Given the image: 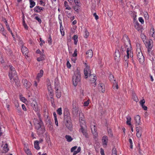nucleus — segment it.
Segmentation results:
<instances>
[{
  "label": "nucleus",
  "instance_id": "1",
  "mask_svg": "<svg viewBox=\"0 0 155 155\" xmlns=\"http://www.w3.org/2000/svg\"><path fill=\"white\" fill-rule=\"evenodd\" d=\"M37 115L38 116V119L34 118L33 122L38 134L40 135L44 133L45 131V128L41 119L40 114L38 113Z\"/></svg>",
  "mask_w": 155,
  "mask_h": 155
},
{
  "label": "nucleus",
  "instance_id": "2",
  "mask_svg": "<svg viewBox=\"0 0 155 155\" xmlns=\"http://www.w3.org/2000/svg\"><path fill=\"white\" fill-rule=\"evenodd\" d=\"M81 81V74L80 71L77 69L76 70L72 77V82L74 85L76 86Z\"/></svg>",
  "mask_w": 155,
  "mask_h": 155
},
{
  "label": "nucleus",
  "instance_id": "3",
  "mask_svg": "<svg viewBox=\"0 0 155 155\" xmlns=\"http://www.w3.org/2000/svg\"><path fill=\"white\" fill-rule=\"evenodd\" d=\"M10 71L9 72V76L10 80L12 79L13 78L17 76L15 68L12 66L10 65Z\"/></svg>",
  "mask_w": 155,
  "mask_h": 155
},
{
  "label": "nucleus",
  "instance_id": "4",
  "mask_svg": "<svg viewBox=\"0 0 155 155\" xmlns=\"http://www.w3.org/2000/svg\"><path fill=\"white\" fill-rule=\"evenodd\" d=\"M131 48H127V55L125 56L124 58V60L125 61L126 63H128V58L129 56L131 58L133 57V54L130 50Z\"/></svg>",
  "mask_w": 155,
  "mask_h": 155
},
{
  "label": "nucleus",
  "instance_id": "5",
  "mask_svg": "<svg viewBox=\"0 0 155 155\" xmlns=\"http://www.w3.org/2000/svg\"><path fill=\"white\" fill-rule=\"evenodd\" d=\"M137 59L140 64H142L144 61V58L142 51L136 52Z\"/></svg>",
  "mask_w": 155,
  "mask_h": 155
},
{
  "label": "nucleus",
  "instance_id": "6",
  "mask_svg": "<svg viewBox=\"0 0 155 155\" xmlns=\"http://www.w3.org/2000/svg\"><path fill=\"white\" fill-rule=\"evenodd\" d=\"M144 43L146 48H148V54H149L153 47V41L151 39H149L148 41L147 40L146 42H144Z\"/></svg>",
  "mask_w": 155,
  "mask_h": 155
},
{
  "label": "nucleus",
  "instance_id": "7",
  "mask_svg": "<svg viewBox=\"0 0 155 155\" xmlns=\"http://www.w3.org/2000/svg\"><path fill=\"white\" fill-rule=\"evenodd\" d=\"M45 122L49 130H52L53 127L52 125L50 117L46 115V117H45Z\"/></svg>",
  "mask_w": 155,
  "mask_h": 155
},
{
  "label": "nucleus",
  "instance_id": "8",
  "mask_svg": "<svg viewBox=\"0 0 155 155\" xmlns=\"http://www.w3.org/2000/svg\"><path fill=\"white\" fill-rule=\"evenodd\" d=\"M91 71L90 69V67L88 65H86L84 69V74L85 76V78H87L88 77V75H91Z\"/></svg>",
  "mask_w": 155,
  "mask_h": 155
},
{
  "label": "nucleus",
  "instance_id": "9",
  "mask_svg": "<svg viewBox=\"0 0 155 155\" xmlns=\"http://www.w3.org/2000/svg\"><path fill=\"white\" fill-rule=\"evenodd\" d=\"M135 28L140 32L142 33L143 30L142 25H140L138 22L137 21L134 24Z\"/></svg>",
  "mask_w": 155,
  "mask_h": 155
},
{
  "label": "nucleus",
  "instance_id": "10",
  "mask_svg": "<svg viewBox=\"0 0 155 155\" xmlns=\"http://www.w3.org/2000/svg\"><path fill=\"white\" fill-rule=\"evenodd\" d=\"M79 121L80 125H83L85 126V123L84 120V116L82 113H80L79 114Z\"/></svg>",
  "mask_w": 155,
  "mask_h": 155
},
{
  "label": "nucleus",
  "instance_id": "11",
  "mask_svg": "<svg viewBox=\"0 0 155 155\" xmlns=\"http://www.w3.org/2000/svg\"><path fill=\"white\" fill-rule=\"evenodd\" d=\"M90 78V83L91 84L94 83V87H95L96 85V83L95 82L97 80V77L96 75L94 74H91L89 76Z\"/></svg>",
  "mask_w": 155,
  "mask_h": 155
},
{
  "label": "nucleus",
  "instance_id": "12",
  "mask_svg": "<svg viewBox=\"0 0 155 155\" xmlns=\"http://www.w3.org/2000/svg\"><path fill=\"white\" fill-rule=\"evenodd\" d=\"M22 82L24 86L27 89H28L31 86V83L26 79H23L22 80Z\"/></svg>",
  "mask_w": 155,
  "mask_h": 155
},
{
  "label": "nucleus",
  "instance_id": "13",
  "mask_svg": "<svg viewBox=\"0 0 155 155\" xmlns=\"http://www.w3.org/2000/svg\"><path fill=\"white\" fill-rule=\"evenodd\" d=\"M48 94L50 96V98L53 99V91L51 85L49 84L48 86Z\"/></svg>",
  "mask_w": 155,
  "mask_h": 155
},
{
  "label": "nucleus",
  "instance_id": "14",
  "mask_svg": "<svg viewBox=\"0 0 155 155\" xmlns=\"http://www.w3.org/2000/svg\"><path fill=\"white\" fill-rule=\"evenodd\" d=\"M31 105L33 108L35 112H37L38 110V104L35 101L33 100L31 103Z\"/></svg>",
  "mask_w": 155,
  "mask_h": 155
},
{
  "label": "nucleus",
  "instance_id": "15",
  "mask_svg": "<svg viewBox=\"0 0 155 155\" xmlns=\"http://www.w3.org/2000/svg\"><path fill=\"white\" fill-rule=\"evenodd\" d=\"M137 131L136 136L138 138H140L142 132L143 131V128L141 127H136Z\"/></svg>",
  "mask_w": 155,
  "mask_h": 155
},
{
  "label": "nucleus",
  "instance_id": "16",
  "mask_svg": "<svg viewBox=\"0 0 155 155\" xmlns=\"http://www.w3.org/2000/svg\"><path fill=\"white\" fill-rule=\"evenodd\" d=\"M120 53L119 51L117 50H116L114 54V59L117 61H119L120 59Z\"/></svg>",
  "mask_w": 155,
  "mask_h": 155
},
{
  "label": "nucleus",
  "instance_id": "17",
  "mask_svg": "<svg viewBox=\"0 0 155 155\" xmlns=\"http://www.w3.org/2000/svg\"><path fill=\"white\" fill-rule=\"evenodd\" d=\"M83 125H80L81 128L80 129V131H81L83 135L86 138L88 137V134L86 130L84 128V127L83 126Z\"/></svg>",
  "mask_w": 155,
  "mask_h": 155
},
{
  "label": "nucleus",
  "instance_id": "18",
  "mask_svg": "<svg viewBox=\"0 0 155 155\" xmlns=\"http://www.w3.org/2000/svg\"><path fill=\"white\" fill-rule=\"evenodd\" d=\"M98 89L102 93H104L105 91V85L103 83H100L98 85Z\"/></svg>",
  "mask_w": 155,
  "mask_h": 155
},
{
  "label": "nucleus",
  "instance_id": "19",
  "mask_svg": "<svg viewBox=\"0 0 155 155\" xmlns=\"http://www.w3.org/2000/svg\"><path fill=\"white\" fill-rule=\"evenodd\" d=\"M73 108L72 110V112L73 114L75 116H77L78 114V107L77 106H74L73 105Z\"/></svg>",
  "mask_w": 155,
  "mask_h": 155
},
{
  "label": "nucleus",
  "instance_id": "20",
  "mask_svg": "<svg viewBox=\"0 0 155 155\" xmlns=\"http://www.w3.org/2000/svg\"><path fill=\"white\" fill-rule=\"evenodd\" d=\"M58 19L59 20V23L60 25V31L61 35L62 36H63L64 35V28H63V27L62 26V21L60 18H58Z\"/></svg>",
  "mask_w": 155,
  "mask_h": 155
},
{
  "label": "nucleus",
  "instance_id": "21",
  "mask_svg": "<svg viewBox=\"0 0 155 155\" xmlns=\"http://www.w3.org/2000/svg\"><path fill=\"white\" fill-rule=\"evenodd\" d=\"M91 127L92 134L94 136L96 137L97 135V134L95 125H91Z\"/></svg>",
  "mask_w": 155,
  "mask_h": 155
},
{
  "label": "nucleus",
  "instance_id": "22",
  "mask_svg": "<svg viewBox=\"0 0 155 155\" xmlns=\"http://www.w3.org/2000/svg\"><path fill=\"white\" fill-rule=\"evenodd\" d=\"M21 51L23 54L25 55H27V54L28 52V49L24 45H22L21 48Z\"/></svg>",
  "mask_w": 155,
  "mask_h": 155
},
{
  "label": "nucleus",
  "instance_id": "23",
  "mask_svg": "<svg viewBox=\"0 0 155 155\" xmlns=\"http://www.w3.org/2000/svg\"><path fill=\"white\" fill-rule=\"evenodd\" d=\"M136 122V124L137 126H138L140 124V117L138 115H137L134 118Z\"/></svg>",
  "mask_w": 155,
  "mask_h": 155
},
{
  "label": "nucleus",
  "instance_id": "24",
  "mask_svg": "<svg viewBox=\"0 0 155 155\" xmlns=\"http://www.w3.org/2000/svg\"><path fill=\"white\" fill-rule=\"evenodd\" d=\"M44 71L42 70H41L40 71L39 73H38L36 79L38 81V82H39V81L40 78H41L43 75Z\"/></svg>",
  "mask_w": 155,
  "mask_h": 155
},
{
  "label": "nucleus",
  "instance_id": "25",
  "mask_svg": "<svg viewBox=\"0 0 155 155\" xmlns=\"http://www.w3.org/2000/svg\"><path fill=\"white\" fill-rule=\"evenodd\" d=\"M122 40L124 42L125 44H126V42H127L129 43H130V41L128 37V36L126 35H124L123 36Z\"/></svg>",
  "mask_w": 155,
  "mask_h": 155
},
{
  "label": "nucleus",
  "instance_id": "26",
  "mask_svg": "<svg viewBox=\"0 0 155 155\" xmlns=\"http://www.w3.org/2000/svg\"><path fill=\"white\" fill-rule=\"evenodd\" d=\"M65 124L67 127L70 130H72V124L71 121L65 122Z\"/></svg>",
  "mask_w": 155,
  "mask_h": 155
},
{
  "label": "nucleus",
  "instance_id": "27",
  "mask_svg": "<svg viewBox=\"0 0 155 155\" xmlns=\"http://www.w3.org/2000/svg\"><path fill=\"white\" fill-rule=\"evenodd\" d=\"M102 141L103 145L106 146L107 145L108 142V137L106 136L103 137L102 139Z\"/></svg>",
  "mask_w": 155,
  "mask_h": 155
},
{
  "label": "nucleus",
  "instance_id": "28",
  "mask_svg": "<svg viewBox=\"0 0 155 155\" xmlns=\"http://www.w3.org/2000/svg\"><path fill=\"white\" fill-rule=\"evenodd\" d=\"M13 79L15 82L16 86L17 87H18L20 86V84L19 82V81L18 80L17 76H15L13 78Z\"/></svg>",
  "mask_w": 155,
  "mask_h": 155
},
{
  "label": "nucleus",
  "instance_id": "29",
  "mask_svg": "<svg viewBox=\"0 0 155 155\" xmlns=\"http://www.w3.org/2000/svg\"><path fill=\"white\" fill-rule=\"evenodd\" d=\"M87 57L89 58H91L93 56V51L91 50H89L86 52Z\"/></svg>",
  "mask_w": 155,
  "mask_h": 155
},
{
  "label": "nucleus",
  "instance_id": "30",
  "mask_svg": "<svg viewBox=\"0 0 155 155\" xmlns=\"http://www.w3.org/2000/svg\"><path fill=\"white\" fill-rule=\"evenodd\" d=\"M45 59V55L44 54L42 53L40 54V57L37 58V60L38 61H42L44 60Z\"/></svg>",
  "mask_w": 155,
  "mask_h": 155
},
{
  "label": "nucleus",
  "instance_id": "31",
  "mask_svg": "<svg viewBox=\"0 0 155 155\" xmlns=\"http://www.w3.org/2000/svg\"><path fill=\"white\" fill-rule=\"evenodd\" d=\"M80 6V5H75L73 7V8L77 13H79Z\"/></svg>",
  "mask_w": 155,
  "mask_h": 155
},
{
  "label": "nucleus",
  "instance_id": "32",
  "mask_svg": "<svg viewBox=\"0 0 155 155\" xmlns=\"http://www.w3.org/2000/svg\"><path fill=\"white\" fill-rule=\"evenodd\" d=\"M140 37L143 43L148 40L146 36L144 34L141 33L140 35Z\"/></svg>",
  "mask_w": 155,
  "mask_h": 155
},
{
  "label": "nucleus",
  "instance_id": "33",
  "mask_svg": "<svg viewBox=\"0 0 155 155\" xmlns=\"http://www.w3.org/2000/svg\"><path fill=\"white\" fill-rule=\"evenodd\" d=\"M127 119V124L129 125H131V118L129 115H128L126 117Z\"/></svg>",
  "mask_w": 155,
  "mask_h": 155
},
{
  "label": "nucleus",
  "instance_id": "34",
  "mask_svg": "<svg viewBox=\"0 0 155 155\" xmlns=\"http://www.w3.org/2000/svg\"><path fill=\"white\" fill-rule=\"evenodd\" d=\"M73 39L74 40V43L76 45L78 41V36L77 35H74L72 37Z\"/></svg>",
  "mask_w": 155,
  "mask_h": 155
},
{
  "label": "nucleus",
  "instance_id": "35",
  "mask_svg": "<svg viewBox=\"0 0 155 155\" xmlns=\"http://www.w3.org/2000/svg\"><path fill=\"white\" fill-rule=\"evenodd\" d=\"M34 147L37 150H38L40 149V147L39 146V143L38 141L36 140L34 142Z\"/></svg>",
  "mask_w": 155,
  "mask_h": 155
},
{
  "label": "nucleus",
  "instance_id": "36",
  "mask_svg": "<svg viewBox=\"0 0 155 155\" xmlns=\"http://www.w3.org/2000/svg\"><path fill=\"white\" fill-rule=\"evenodd\" d=\"M64 119L65 122L71 121L70 116H64Z\"/></svg>",
  "mask_w": 155,
  "mask_h": 155
},
{
  "label": "nucleus",
  "instance_id": "37",
  "mask_svg": "<svg viewBox=\"0 0 155 155\" xmlns=\"http://www.w3.org/2000/svg\"><path fill=\"white\" fill-rule=\"evenodd\" d=\"M64 119L65 122L71 121L70 116H64Z\"/></svg>",
  "mask_w": 155,
  "mask_h": 155
},
{
  "label": "nucleus",
  "instance_id": "38",
  "mask_svg": "<svg viewBox=\"0 0 155 155\" xmlns=\"http://www.w3.org/2000/svg\"><path fill=\"white\" fill-rule=\"evenodd\" d=\"M64 116H70V114L68 109H65L64 111Z\"/></svg>",
  "mask_w": 155,
  "mask_h": 155
},
{
  "label": "nucleus",
  "instance_id": "39",
  "mask_svg": "<svg viewBox=\"0 0 155 155\" xmlns=\"http://www.w3.org/2000/svg\"><path fill=\"white\" fill-rule=\"evenodd\" d=\"M65 138L67 140V141L68 142H70L73 139L69 135H66L65 136Z\"/></svg>",
  "mask_w": 155,
  "mask_h": 155
},
{
  "label": "nucleus",
  "instance_id": "40",
  "mask_svg": "<svg viewBox=\"0 0 155 155\" xmlns=\"http://www.w3.org/2000/svg\"><path fill=\"white\" fill-rule=\"evenodd\" d=\"M137 49L136 52L142 51L141 49L140 44L139 43L136 44Z\"/></svg>",
  "mask_w": 155,
  "mask_h": 155
},
{
  "label": "nucleus",
  "instance_id": "41",
  "mask_svg": "<svg viewBox=\"0 0 155 155\" xmlns=\"http://www.w3.org/2000/svg\"><path fill=\"white\" fill-rule=\"evenodd\" d=\"M56 97L58 98H59L61 96V92L58 90V89H56Z\"/></svg>",
  "mask_w": 155,
  "mask_h": 155
},
{
  "label": "nucleus",
  "instance_id": "42",
  "mask_svg": "<svg viewBox=\"0 0 155 155\" xmlns=\"http://www.w3.org/2000/svg\"><path fill=\"white\" fill-rule=\"evenodd\" d=\"M34 10V11L36 12L39 13L41 12L40 7L38 6H37L35 7Z\"/></svg>",
  "mask_w": 155,
  "mask_h": 155
},
{
  "label": "nucleus",
  "instance_id": "43",
  "mask_svg": "<svg viewBox=\"0 0 155 155\" xmlns=\"http://www.w3.org/2000/svg\"><path fill=\"white\" fill-rule=\"evenodd\" d=\"M64 6L66 7V9L69 10H71V8L69 6V5H68V3L66 1L64 2Z\"/></svg>",
  "mask_w": 155,
  "mask_h": 155
},
{
  "label": "nucleus",
  "instance_id": "44",
  "mask_svg": "<svg viewBox=\"0 0 155 155\" xmlns=\"http://www.w3.org/2000/svg\"><path fill=\"white\" fill-rule=\"evenodd\" d=\"M150 34L151 35V36L153 38H155V35L154 34V29L153 28H151L150 32Z\"/></svg>",
  "mask_w": 155,
  "mask_h": 155
},
{
  "label": "nucleus",
  "instance_id": "45",
  "mask_svg": "<svg viewBox=\"0 0 155 155\" xmlns=\"http://www.w3.org/2000/svg\"><path fill=\"white\" fill-rule=\"evenodd\" d=\"M81 150V148L80 147H78V148L76 151H74L73 152V155H76L77 154L80 152Z\"/></svg>",
  "mask_w": 155,
  "mask_h": 155
},
{
  "label": "nucleus",
  "instance_id": "46",
  "mask_svg": "<svg viewBox=\"0 0 155 155\" xmlns=\"http://www.w3.org/2000/svg\"><path fill=\"white\" fill-rule=\"evenodd\" d=\"M30 2V8H33L34 6L35 5V2L33 1L32 2Z\"/></svg>",
  "mask_w": 155,
  "mask_h": 155
},
{
  "label": "nucleus",
  "instance_id": "47",
  "mask_svg": "<svg viewBox=\"0 0 155 155\" xmlns=\"http://www.w3.org/2000/svg\"><path fill=\"white\" fill-rule=\"evenodd\" d=\"M4 150L5 152H8L9 150V149L8 147V145L7 143L5 144L3 147Z\"/></svg>",
  "mask_w": 155,
  "mask_h": 155
},
{
  "label": "nucleus",
  "instance_id": "48",
  "mask_svg": "<svg viewBox=\"0 0 155 155\" xmlns=\"http://www.w3.org/2000/svg\"><path fill=\"white\" fill-rule=\"evenodd\" d=\"M62 109L61 107L58 108L57 110V114L59 115H61L62 114Z\"/></svg>",
  "mask_w": 155,
  "mask_h": 155
},
{
  "label": "nucleus",
  "instance_id": "49",
  "mask_svg": "<svg viewBox=\"0 0 155 155\" xmlns=\"http://www.w3.org/2000/svg\"><path fill=\"white\" fill-rule=\"evenodd\" d=\"M84 34L85 35L84 36V37L86 38H87L89 35V33L87 29H85L84 31Z\"/></svg>",
  "mask_w": 155,
  "mask_h": 155
},
{
  "label": "nucleus",
  "instance_id": "50",
  "mask_svg": "<svg viewBox=\"0 0 155 155\" xmlns=\"http://www.w3.org/2000/svg\"><path fill=\"white\" fill-rule=\"evenodd\" d=\"M25 151L28 155H32L29 149H25Z\"/></svg>",
  "mask_w": 155,
  "mask_h": 155
},
{
  "label": "nucleus",
  "instance_id": "51",
  "mask_svg": "<svg viewBox=\"0 0 155 155\" xmlns=\"http://www.w3.org/2000/svg\"><path fill=\"white\" fill-rule=\"evenodd\" d=\"M112 155H117L116 149L115 148H114L112 149Z\"/></svg>",
  "mask_w": 155,
  "mask_h": 155
},
{
  "label": "nucleus",
  "instance_id": "52",
  "mask_svg": "<svg viewBox=\"0 0 155 155\" xmlns=\"http://www.w3.org/2000/svg\"><path fill=\"white\" fill-rule=\"evenodd\" d=\"M113 14V12L112 11H111V10H108V12H107V15H108V16L110 17H112V15Z\"/></svg>",
  "mask_w": 155,
  "mask_h": 155
},
{
  "label": "nucleus",
  "instance_id": "53",
  "mask_svg": "<svg viewBox=\"0 0 155 155\" xmlns=\"http://www.w3.org/2000/svg\"><path fill=\"white\" fill-rule=\"evenodd\" d=\"M113 87L114 89H117L118 88L117 83H115L114 84H113Z\"/></svg>",
  "mask_w": 155,
  "mask_h": 155
},
{
  "label": "nucleus",
  "instance_id": "54",
  "mask_svg": "<svg viewBox=\"0 0 155 155\" xmlns=\"http://www.w3.org/2000/svg\"><path fill=\"white\" fill-rule=\"evenodd\" d=\"M35 19L37 20L39 24H41V20L40 18L36 16L35 17Z\"/></svg>",
  "mask_w": 155,
  "mask_h": 155
},
{
  "label": "nucleus",
  "instance_id": "55",
  "mask_svg": "<svg viewBox=\"0 0 155 155\" xmlns=\"http://www.w3.org/2000/svg\"><path fill=\"white\" fill-rule=\"evenodd\" d=\"M77 53V49H75L74 50V53L72 54L73 57H77V55H78Z\"/></svg>",
  "mask_w": 155,
  "mask_h": 155
},
{
  "label": "nucleus",
  "instance_id": "56",
  "mask_svg": "<svg viewBox=\"0 0 155 155\" xmlns=\"http://www.w3.org/2000/svg\"><path fill=\"white\" fill-rule=\"evenodd\" d=\"M76 5H80V2L79 0H74Z\"/></svg>",
  "mask_w": 155,
  "mask_h": 155
},
{
  "label": "nucleus",
  "instance_id": "57",
  "mask_svg": "<svg viewBox=\"0 0 155 155\" xmlns=\"http://www.w3.org/2000/svg\"><path fill=\"white\" fill-rule=\"evenodd\" d=\"M129 142L130 143V147L131 149L133 148V142L132 140L131 139H129Z\"/></svg>",
  "mask_w": 155,
  "mask_h": 155
},
{
  "label": "nucleus",
  "instance_id": "58",
  "mask_svg": "<svg viewBox=\"0 0 155 155\" xmlns=\"http://www.w3.org/2000/svg\"><path fill=\"white\" fill-rule=\"evenodd\" d=\"M139 21L142 24L144 23V20L142 17H139L138 18Z\"/></svg>",
  "mask_w": 155,
  "mask_h": 155
},
{
  "label": "nucleus",
  "instance_id": "59",
  "mask_svg": "<svg viewBox=\"0 0 155 155\" xmlns=\"http://www.w3.org/2000/svg\"><path fill=\"white\" fill-rule=\"evenodd\" d=\"M89 104V101H84V105L85 107H87L88 105Z\"/></svg>",
  "mask_w": 155,
  "mask_h": 155
},
{
  "label": "nucleus",
  "instance_id": "60",
  "mask_svg": "<svg viewBox=\"0 0 155 155\" xmlns=\"http://www.w3.org/2000/svg\"><path fill=\"white\" fill-rule=\"evenodd\" d=\"M48 43L49 44L51 45V43H52L51 38V37L50 35V36H49V37L48 38Z\"/></svg>",
  "mask_w": 155,
  "mask_h": 155
},
{
  "label": "nucleus",
  "instance_id": "61",
  "mask_svg": "<svg viewBox=\"0 0 155 155\" xmlns=\"http://www.w3.org/2000/svg\"><path fill=\"white\" fill-rule=\"evenodd\" d=\"M77 147L76 146H75L72 147L71 149V152H72L74 151V150L77 149Z\"/></svg>",
  "mask_w": 155,
  "mask_h": 155
},
{
  "label": "nucleus",
  "instance_id": "62",
  "mask_svg": "<svg viewBox=\"0 0 155 155\" xmlns=\"http://www.w3.org/2000/svg\"><path fill=\"white\" fill-rule=\"evenodd\" d=\"M109 80L110 81H112L113 79H114V77L113 75L112 74H110L109 76Z\"/></svg>",
  "mask_w": 155,
  "mask_h": 155
},
{
  "label": "nucleus",
  "instance_id": "63",
  "mask_svg": "<svg viewBox=\"0 0 155 155\" xmlns=\"http://www.w3.org/2000/svg\"><path fill=\"white\" fill-rule=\"evenodd\" d=\"M145 103V101L144 99H143L141 100L140 102V104L141 105H144Z\"/></svg>",
  "mask_w": 155,
  "mask_h": 155
},
{
  "label": "nucleus",
  "instance_id": "64",
  "mask_svg": "<svg viewBox=\"0 0 155 155\" xmlns=\"http://www.w3.org/2000/svg\"><path fill=\"white\" fill-rule=\"evenodd\" d=\"M15 106L17 108H18L19 107V103L18 101H15Z\"/></svg>",
  "mask_w": 155,
  "mask_h": 155
}]
</instances>
